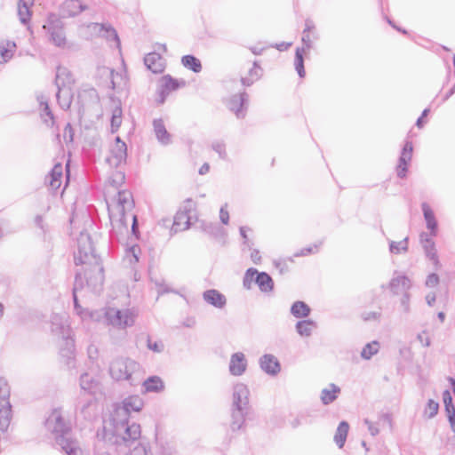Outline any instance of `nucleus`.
I'll use <instances>...</instances> for the list:
<instances>
[{
    "instance_id": "473e14b6",
    "label": "nucleus",
    "mask_w": 455,
    "mask_h": 455,
    "mask_svg": "<svg viewBox=\"0 0 455 455\" xmlns=\"http://www.w3.org/2000/svg\"><path fill=\"white\" fill-rule=\"evenodd\" d=\"M87 246H85L84 251L79 250L77 255L75 257V261L76 265L84 264L87 262L91 257H92V247L90 242L87 243Z\"/></svg>"
},
{
    "instance_id": "de8ad7c7",
    "label": "nucleus",
    "mask_w": 455,
    "mask_h": 455,
    "mask_svg": "<svg viewBox=\"0 0 455 455\" xmlns=\"http://www.w3.org/2000/svg\"><path fill=\"white\" fill-rule=\"evenodd\" d=\"M210 170V166L208 164H204L199 170L200 174H205Z\"/></svg>"
},
{
    "instance_id": "9d476101",
    "label": "nucleus",
    "mask_w": 455,
    "mask_h": 455,
    "mask_svg": "<svg viewBox=\"0 0 455 455\" xmlns=\"http://www.w3.org/2000/svg\"><path fill=\"white\" fill-rule=\"evenodd\" d=\"M90 37H102L118 43V36L116 30L109 25L101 23H91L87 26Z\"/></svg>"
},
{
    "instance_id": "e433bc0d",
    "label": "nucleus",
    "mask_w": 455,
    "mask_h": 455,
    "mask_svg": "<svg viewBox=\"0 0 455 455\" xmlns=\"http://www.w3.org/2000/svg\"><path fill=\"white\" fill-rule=\"evenodd\" d=\"M122 124V109L120 107H115L111 116V130L116 132Z\"/></svg>"
},
{
    "instance_id": "79ce46f5",
    "label": "nucleus",
    "mask_w": 455,
    "mask_h": 455,
    "mask_svg": "<svg viewBox=\"0 0 455 455\" xmlns=\"http://www.w3.org/2000/svg\"><path fill=\"white\" fill-rule=\"evenodd\" d=\"M439 283V277L436 274H430L427 280H426V284L428 286V287H435Z\"/></svg>"
},
{
    "instance_id": "20e7f679",
    "label": "nucleus",
    "mask_w": 455,
    "mask_h": 455,
    "mask_svg": "<svg viewBox=\"0 0 455 455\" xmlns=\"http://www.w3.org/2000/svg\"><path fill=\"white\" fill-rule=\"evenodd\" d=\"M196 220V206L191 201L182 205L174 216L172 230L180 232L189 228L192 221Z\"/></svg>"
},
{
    "instance_id": "dca6fc26",
    "label": "nucleus",
    "mask_w": 455,
    "mask_h": 455,
    "mask_svg": "<svg viewBox=\"0 0 455 455\" xmlns=\"http://www.w3.org/2000/svg\"><path fill=\"white\" fill-rule=\"evenodd\" d=\"M389 288L394 294L405 293L411 288V281L404 275H399L391 280Z\"/></svg>"
},
{
    "instance_id": "c756f323",
    "label": "nucleus",
    "mask_w": 455,
    "mask_h": 455,
    "mask_svg": "<svg viewBox=\"0 0 455 455\" xmlns=\"http://www.w3.org/2000/svg\"><path fill=\"white\" fill-rule=\"evenodd\" d=\"M12 416L11 405L4 404L0 408V430L4 431L9 427Z\"/></svg>"
},
{
    "instance_id": "49530a36",
    "label": "nucleus",
    "mask_w": 455,
    "mask_h": 455,
    "mask_svg": "<svg viewBox=\"0 0 455 455\" xmlns=\"http://www.w3.org/2000/svg\"><path fill=\"white\" fill-rule=\"evenodd\" d=\"M287 260H288V261H291V262L292 261V260H291V259H280V260H278V261H276V262H275V266H276L277 267H283V266H285V265H286V261H287Z\"/></svg>"
},
{
    "instance_id": "4be33fe9",
    "label": "nucleus",
    "mask_w": 455,
    "mask_h": 455,
    "mask_svg": "<svg viewBox=\"0 0 455 455\" xmlns=\"http://www.w3.org/2000/svg\"><path fill=\"white\" fill-rule=\"evenodd\" d=\"M63 167L58 164L54 165L49 175V186L52 189H58L62 184Z\"/></svg>"
},
{
    "instance_id": "8fccbe9b",
    "label": "nucleus",
    "mask_w": 455,
    "mask_h": 455,
    "mask_svg": "<svg viewBox=\"0 0 455 455\" xmlns=\"http://www.w3.org/2000/svg\"><path fill=\"white\" fill-rule=\"evenodd\" d=\"M56 79H57V82H58L59 84H63V82H61V73H60V70H59V72H58V74H57V77H56Z\"/></svg>"
},
{
    "instance_id": "c9c22d12",
    "label": "nucleus",
    "mask_w": 455,
    "mask_h": 455,
    "mask_svg": "<svg viewBox=\"0 0 455 455\" xmlns=\"http://www.w3.org/2000/svg\"><path fill=\"white\" fill-rule=\"evenodd\" d=\"M379 349V343L378 341H372L368 343L362 350L361 355L364 359H370L378 353Z\"/></svg>"
},
{
    "instance_id": "58836bf2",
    "label": "nucleus",
    "mask_w": 455,
    "mask_h": 455,
    "mask_svg": "<svg viewBox=\"0 0 455 455\" xmlns=\"http://www.w3.org/2000/svg\"><path fill=\"white\" fill-rule=\"evenodd\" d=\"M140 248L137 245L132 246L126 252V259L130 264H135L140 260Z\"/></svg>"
},
{
    "instance_id": "f704fd0d",
    "label": "nucleus",
    "mask_w": 455,
    "mask_h": 455,
    "mask_svg": "<svg viewBox=\"0 0 455 455\" xmlns=\"http://www.w3.org/2000/svg\"><path fill=\"white\" fill-rule=\"evenodd\" d=\"M144 387H145V389L149 392L160 391L164 388V383L159 377L154 376V377L148 378L144 382Z\"/></svg>"
},
{
    "instance_id": "f3484780",
    "label": "nucleus",
    "mask_w": 455,
    "mask_h": 455,
    "mask_svg": "<svg viewBox=\"0 0 455 455\" xmlns=\"http://www.w3.org/2000/svg\"><path fill=\"white\" fill-rule=\"evenodd\" d=\"M261 368L269 374H276L280 371V363L278 360L271 355H265L260 359Z\"/></svg>"
},
{
    "instance_id": "a878e982",
    "label": "nucleus",
    "mask_w": 455,
    "mask_h": 455,
    "mask_svg": "<svg viewBox=\"0 0 455 455\" xmlns=\"http://www.w3.org/2000/svg\"><path fill=\"white\" fill-rule=\"evenodd\" d=\"M244 98L242 94L234 96L228 102L229 109L235 114L237 117L243 116Z\"/></svg>"
},
{
    "instance_id": "a211bd4d",
    "label": "nucleus",
    "mask_w": 455,
    "mask_h": 455,
    "mask_svg": "<svg viewBox=\"0 0 455 455\" xmlns=\"http://www.w3.org/2000/svg\"><path fill=\"white\" fill-rule=\"evenodd\" d=\"M16 51V44L10 40L0 41V62H7L12 58Z\"/></svg>"
},
{
    "instance_id": "2f4dec72",
    "label": "nucleus",
    "mask_w": 455,
    "mask_h": 455,
    "mask_svg": "<svg viewBox=\"0 0 455 455\" xmlns=\"http://www.w3.org/2000/svg\"><path fill=\"white\" fill-rule=\"evenodd\" d=\"M339 393V388L334 385H331L329 387L323 390L321 395L322 401L323 403L328 404L337 398Z\"/></svg>"
},
{
    "instance_id": "6e6d98bb",
    "label": "nucleus",
    "mask_w": 455,
    "mask_h": 455,
    "mask_svg": "<svg viewBox=\"0 0 455 455\" xmlns=\"http://www.w3.org/2000/svg\"><path fill=\"white\" fill-rule=\"evenodd\" d=\"M372 317H373V318H377V317H378V315H377L376 313H373V314H372Z\"/></svg>"
},
{
    "instance_id": "4c0bfd02",
    "label": "nucleus",
    "mask_w": 455,
    "mask_h": 455,
    "mask_svg": "<svg viewBox=\"0 0 455 455\" xmlns=\"http://www.w3.org/2000/svg\"><path fill=\"white\" fill-rule=\"evenodd\" d=\"M124 182V174L121 171H116L108 178V184L113 188H118Z\"/></svg>"
},
{
    "instance_id": "ddd939ff",
    "label": "nucleus",
    "mask_w": 455,
    "mask_h": 455,
    "mask_svg": "<svg viewBox=\"0 0 455 455\" xmlns=\"http://www.w3.org/2000/svg\"><path fill=\"white\" fill-rule=\"evenodd\" d=\"M86 9L81 0H66L61 5V14L64 18L74 17Z\"/></svg>"
},
{
    "instance_id": "7ed1b4c3",
    "label": "nucleus",
    "mask_w": 455,
    "mask_h": 455,
    "mask_svg": "<svg viewBox=\"0 0 455 455\" xmlns=\"http://www.w3.org/2000/svg\"><path fill=\"white\" fill-rule=\"evenodd\" d=\"M126 157V144L119 137H116L115 141L110 143L107 148L105 161L110 169H115L124 164Z\"/></svg>"
},
{
    "instance_id": "a19ab883",
    "label": "nucleus",
    "mask_w": 455,
    "mask_h": 455,
    "mask_svg": "<svg viewBox=\"0 0 455 455\" xmlns=\"http://www.w3.org/2000/svg\"><path fill=\"white\" fill-rule=\"evenodd\" d=\"M439 410V404L434 400H429L427 402L425 413L427 415L428 418H433L435 416Z\"/></svg>"
},
{
    "instance_id": "0eeeda50",
    "label": "nucleus",
    "mask_w": 455,
    "mask_h": 455,
    "mask_svg": "<svg viewBox=\"0 0 455 455\" xmlns=\"http://www.w3.org/2000/svg\"><path fill=\"white\" fill-rule=\"evenodd\" d=\"M255 279L261 291L269 292L273 290L274 282L269 275L265 272L259 273L254 268H249L244 276V283H250Z\"/></svg>"
},
{
    "instance_id": "423d86ee",
    "label": "nucleus",
    "mask_w": 455,
    "mask_h": 455,
    "mask_svg": "<svg viewBox=\"0 0 455 455\" xmlns=\"http://www.w3.org/2000/svg\"><path fill=\"white\" fill-rule=\"evenodd\" d=\"M43 28L51 34L52 42L57 46H62L66 43V38L63 33V28L60 19L55 14L48 16L46 23Z\"/></svg>"
},
{
    "instance_id": "cd10ccee",
    "label": "nucleus",
    "mask_w": 455,
    "mask_h": 455,
    "mask_svg": "<svg viewBox=\"0 0 455 455\" xmlns=\"http://www.w3.org/2000/svg\"><path fill=\"white\" fill-rule=\"evenodd\" d=\"M425 251L427 253V256L429 258V259L433 262V264L435 267L439 266V259L437 251L435 249V242L431 239H427L423 245Z\"/></svg>"
},
{
    "instance_id": "72a5a7b5",
    "label": "nucleus",
    "mask_w": 455,
    "mask_h": 455,
    "mask_svg": "<svg viewBox=\"0 0 455 455\" xmlns=\"http://www.w3.org/2000/svg\"><path fill=\"white\" fill-rule=\"evenodd\" d=\"M304 53H305L304 48H298L296 50V53H295L294 64H295L296 70L300 77L305 76L304 59H303Z\"/></svg>"
},
{
    "instance_id": "3c124183",
    "label": "nucleus",
    "mask_w": 455,
    "mask_h": 455,
    "mask_svg": "<svg viewBox=\"0 0 455 455\" xmlns=\"http://www.w3.org/2000/svg\"><path fill=\"white\" fill-rule=\"evenodd\" d=\"M423 119H424V118L420 116V117L418 119V121H417V125H418L419 128H421V127L423 126Z\"/></svg>"
},
{
    "instance_id": "c03bdc74",
    "label": "nucleus",
    "mask_w": 455,
    "mask_h": 455,
    "mask_svg": "<svg viewBox=\"0 0 455 455\" xmlns=\"http://www.w3.org/2000/svg\"><path fill=\"white\" fill-rule=\"evenodd\" d=\"M400 243L402 245L401 248H396V246L394 243H391L390 249H391L392 252H394V253H400L402 251H406V249H407V242L406 241H403Z\"/></svg>"
},
{
    "instance_id": "b1692460",
    "label": "nucleus",
    "mask_w": 455,
    "mask_h": 455,
    "mask_svg": "<svg viewBox=\"0 0 455 455\" xmlns=\"http://www.w3.org/2000/svg\"><path fill=\"white\" fill-rule=\"evenodd\" d=\"M445 411L452 429L455 431V408L452 404V398L448 390L443 394Z\"/></svg>"
},
{
    "instance_id": "13d9d810",
    "label": "nucleus",
    "mask_w": 455,
    "mask_h": 455,
    "mask_svg": "<svg viewBox=\"0 0 455 455\" xmlns=\"http://www.w3.org/2000/svg\"><path fill=\"white\" fill-rule=\"evenodd\" d=\"M152 348H153V349H155V350H157V346H156V345H155V347H152Z\"/></svg>"
},
{
    "instance_id": "c85d7f7f",
    "label": "nucleus",
    "mask_w": 455,
    "mask_h": 455,
    "mask_svg": "<svg viewBox=\"0 0 455 455\" xmlns=\"http://www.w3.org/2000/svg\"><path fill=\"white\" fill-rule=\"evenodd\" d=\"M315 328V323L310 320L299 321L296 325L297 331L302 337H309L313 333Z\"/></svg>"
},
{
    "instance_id": "bb28decb",
    "label": "nucleus",
    "mask_w": 455,
    "mask_h": 455,
    "mask_svg": "<svg viewBox=\"0 0 455 455\" xmlns=\"http://www.w3.org/2000/svg\"><path fill=\"white\" fill-rule=\"evenodd\" d=\"M181 64L188 69L195 73H199L202 70V63L199 59L193 55H185L181 58Z\"/></svg>"
},
{
    "instance_id": "4d7b16f0",
    "label": "nucleus",
    "mask_w": 455,
    "mask_h": 455,
    "mask_svg": "<svg viewBox=\"0 0 455 455\" xmlns=\"http://www.w3.org/2000/svg\"><path fill=\"white\" fill-rule=\"evenodd\" d=\"M453 65H454V68H455V55L453 56Z\"/></svg>"
},
{
    "instance_id": "09e8293b",
    "label": "nucleus",
    "mask_w": 455,
    "mask_h": 455,
    "mask_svg": "<svg viewBox=\"0 0 455 455\" xmlns=\"http://www.w3.org/2000/svg\"><path fill=\"white\" fill-rule=\"evenodd\" d=\"M78 451H78V449H77V448H72V449H70V451H68V454H69V455H72V454L76 455V453H77Z\"/></svg>"
},
{
    "instance_id": "6ab92c4d",
    "label": "nucleus",
    "mask_w": 455,
    "mask_h": 455,
    "mask_svg": "<svg viewBox=\"0 0 455 455\" xmlns=\"http://www.w3.org/2000/svg\"><path fill=\"white\" fill-rule=\"evenodd\" d=\"M203 297L206 302L217 307H222L226 304L225 296L216 290L206 291Z\"/></svg>"
},
{
    "instance_id": "9b49d317",
    "label": "nucleus",
    "mask_w": 455,
    "mask_h": 455,
    "mask_svg": "<svg viewBox=\"0 0 455 455\" xmlns=\"http://www.w3.org/2000/svg\"><path fill=\"white\" fill-rule=\"evenodd\" d=\"M186 83L183 80H179L170 75L163 76L159 79V92L161 94V102L164 100L165 95L177 91L178 89L185 86Z\"/></svg>"
},
{
    "instance_id": "412c9836",
    "label": "nucleus",
    "mask_w": 455,
    "mask_h": 455,
    "mask_svg": "<svg viewBox=\"0 0 455 455\" xmlns=\"http://www.w3.org/2000/svg\"><path fill=\"white\" fill-rule=\"evenodd\" d=\"M424 218L427 222V228L430 230L432 235H436L437 233V221L435 220V214L430 206L424 203L422 204Z\"/></svg>"
},
{
    "instance_id": "1a4fd4ad",
    "label": "nucleus",
    "mask_w": 455,
    "mask_h": 455,
    "mask_svg": "<svg viewBox=\"0 0 455 455\" xmlns=\"http://www.w3.org/2000/svg\"><path fill=\"white\" fill-rule=\"evenodd\" d=\"M134 364L129 360H116L110 366V374L116 380H126L132 376Z\"/></svg>"
},
{
    "instance_id": "2eb2a0df",
    "label": "nucleus",
    "mask_w": 455,
    "mask_h": 455,
    "mask_svg": "<svg viewBox=\"0 0 455 455\" xmlns=\"http://www.w3.org/2000/svg\"><path fill=\"white\" fill-rule=\"evenodd\" d=\"M246 369V360L243 353H235L231 356L229 371L231 374L242 375Z\"/></svg>"
},
{
    "instance_id": "f257e3e1",
    "label": "nucleus",
    "mask_w": 455,
    "mask_h": 455,
    "mask_svg": "<svg viewBox=\"0 0 455 455\" xmlns=\"http://www.w3.org/2000/svg\"><path fill=\"white\" fill-rule=\"evenodd\" d=\"M133 199L128 191H119L117 197L109 205V216L113 228L119 233H131L137 236V219L133 213Z\"/></svg>"
},
{
    "instance_id": "f03ea898",
    "label": "nucleus",
    "mask_w": 455,
    "mask_h": 455,
    "mask_svg": "<svg viewBox=\"0 0 455 455\" xmlns=\"http://www.w3.org/2000/svg\"><path fill=\"white\" fill-rule=\"evenodd\" d=\"M248 396L249 390L246 387L237 386L235 387L230 415V427L233 431L240 430L245 420L251 419Z\"/></svg>"
},
{
    "instance_id": "39448f33",
    "label": "nucleus",
    "mask_w": 455,
    "mask_h": 455,
    "mask_svg": "<svg viewBox=\"0 0 455 455\" xmlns=\"http://www.w3.org/2000/svg\"><path fill=\"white\" fill-rule=\"evenodd\" d=\"M108 324L118 328H125L133 324L135 314L130 309L118 310L109 308L106 312Z\"/></svg>"
},
{
    "instance_id": "a18cd8bd",
    "label": "nucleus",
    "mask_w": 455,
    "mask_h": 455,
    "mask_svg": "<svg viewBox=\"0 0 455 455\" xmlns=\"http://www.w3.org/2000/svg\"><path fill=\"white\" fill-rule=\"evenodd\" d=\"M220 217L224 224H228L229 220L228 211L226 208H221L220 212Z\"/></svg>"
},
{
    "instance_id": "4468645a",
    "label": "nucleus",
    "mask_w": 455,
    "mask_h": 455,
    "mask_svg": "<svg viewBox=\"0 0 455 455\" xmlns=\"http://www.w3.org/2000/svg\"><path fill=\"white\" fill-rule=\"evenodd\" d=\"M145 64L153 73H162L165 68L163 57L156 52H150L145 57Z\"/></svg>"
},
{
    "instance_id": "37998d69",
    "label": "nucleus",
    "mask_w": 455,
    "mask_h": 455,
    "mask_svg": "<svg viewBox=\"0 0 455 455\" xmlns=\"http://www.w3.org/2000/svg\"><path fill=\"white\" fill-rule=\"evenodd\" d=\"M39 108H40V110L43 111L44 115H45L46 116H49L51 119H52V113H51V110L49 108L47 102L41 101L39 103Z\"/></svg>"
},
{
    "instance_id": "5fc2aeb1",
    "label": "nucleus",
    "mask_w": 455,
    "mask_h": 455,
    "mask_svg": "<svg viewBox=\"0 0 455 455\" xmlns=\"http://www.w3.org/2000/svg\"><path fill=\"white\" fill-rule=\"evenodd\" d=\"M68 130L71 132V127L69 125L67 126L66 131Z\"/></svg>"
},
{
    "instance_id": "aec40b11",
    "label": "nucleus",
    "mask_w": 455,
    "mask_h": 455,
    "mask_svg": "<svg viewBox=\"0 0 455 455\" xmlns=\"http://www.w3.org/2000/svg\"><path fill=\"white\" fill-rule=\"evenodd\" d=\"M34 0H19L18 13L21 22L28 23L32 16L31 7Z\"/></svg>"
},
{
    "instance_id": "603ef678",
    "label": "nucleus",
    "mask_w": 455,
    "mask_h": 455,
    "mask_svg": "<svg viewBox=\"0 0 455 455\" xmlns=\"http://www.w3.org/2000/svg\"><path fill=\"white\" fill-rule=\"evenodd\" d=\"M428 111H429L428 109H425V110L423 111V113H422L421 117L426 118V117H427V116Z\"/></svg>"
},
{
    "instance_id": "864d4df0",
    "label": "nucleus",
    "mask_w": 455,
    "mask_h": 455,
    "mask_svg": "<svg viewBox=\"0 0 455 455\" xmlns=\"http://www.w3.org/2000/svg\"><path fill=\"white\" fill-rule=\"evenodd\" d=\"M3 311H4L3 306H2V304H0V315H3Z\"/></svg>"
},
{
    "instance_id": "6e6552de",
    "label": "nucleus",
    "mask_w": 455,
    "mask_h": 455,
    "mask_svg": "<svg viewBox=\"0 0 455 455\" xmlns=\"http://www.w3.org/2000/svg\"><path fill=\"white\" fill-rule=\"evenodd\" d=\"M241 80L244 85H251L261 76V68L256 61H244L240 67Z\"/></svg>"
},
{
    "instance_id": "5701e85b",
    "label": "nucleus",
    "mask_w": 455,
    "mask_h": 455,
    "mask_svg": "<svg viewBox=\"0 0 455 455\" xmlns=\"http://www.w3.org/2000/svg\"><path fill=\"white\" fill-rule=\"evenodd\" d=\"M154 132L158 140L163 144H168L171 141V135L165 128L162 120H155Z\"/></svg>"
},
{
    "instance_id": "7c9ffc66",
    "label": "nucleus",
    "mask_w": 455,
    "mask_h": 455,
    "mask_svg": "<svg viewBox=\"0 0 455 455\" xmlns=\"http://www.w3.org/2000/svg\"><path fill=\"white\" fill-rule=\"evenodd\" d=\"M291 314L298 318L307 317L310 313L309 307L303 301H296L291 308Z\"/></svg>"
},
{
    "instance_id": "f8f14e48",
    "label": "nucleus",
    "mask_w": 455,
    "mask_h": 455,
    "mask_svg": "<svg viewBox=\"0 0 455 455\" xmlns=\"http://www.w3.org/2000/svg\"><path fill=\"white\" fill-rule=\"evenodd\" d=\"M413 146L411 142H407L402 151L399 164L396 167L397 176L400 178H404L408 172L409 164L412 158Z\"/></svg>"
},
{
    "instance_id": "393cba45",
    "label": "nucleus",
    "mask_w": 455,
    "mask_h": 455,
    "mask_svg": "<svg viewBox=\"0 0 455 455\" xmlns=\"http://www.w3.org/2000/svg\"><path fill=\"white\" fill-rule=\"evenodd\" d=\"M349 431V425L346 421H341L338 426L334 435V441L339 448H342L346 443Z\"/></svg>"
},
{
    "instance_id": "ea45409f",
    "label": "nucleus",
    "mask_w": 455,
    "mask_h": 455,
    "mask_svg": "<svg viewBox=\"0 0 455 455\" xmlns=\"http://www.w3.org/2000/svg\"><path fill=\"white\" fill-rule=\"evenodd\" d=\"M140 436V427L137 424H132L126 428V436L124 439L136 440Z\"/></svg>"
}]
</instances>
